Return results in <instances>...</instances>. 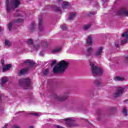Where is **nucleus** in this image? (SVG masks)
Listing matches in <instances>:
<instances>
[{
  "instance_id": "1",
  "label": "nucleus",
  "mask_w": 128,
  "mask_h": 128,
  "mask_svg": "<svg viewBox=\"0 0 128 128\" xmlns=\"http://www.w3.org/2000/svg\"><path fill=\"white\" fill-rule=\"evenodd\" d=\"M70 63L68 62L62 60H61L59 64H57L53 68V72L55 74H63L66 72V70L68 68V65Z\"/></svg>"
},
{
  "instance_id": "2",
  "label": "nucleus",
  "mask_w": 128,
  "mask_h": 128,
  "mask_svg": "<svg viewBox=\"0 0 128 128\" xmlns=\"http://www.w3.org/2000/svg\"><path fill=\"white\" fill-rule=\"evenodd\" d=\"M20 6V0H13L8 1L6 0V10L7 12H10L14 8H18Z\"/></svg>"
},
{
  "instance_id": "3",
  "label": "nucleus",
  "mask_w": 128,
  "mask_h": 128,
  "mask_svg": "<svg viewBox=\"0 0 128 128\" xmlns=\"http://www.w3.org/2000/svg\"><path fill=\"white\" fill-rule=\"evenodd\" d=\"M30 84H32V83L30 82V79L29 78H22L19 80V86L24 88V90L30 88Z\"/></svg>"
},
{
  "instance_id": "4",
  "label": "nucleus",
  "mask_w": 128,
  "mask_h": 128,
  "mask_svg": "<svg viewBox=\"0 0 128 128\" xmlns=\"http://www.w3.org/2000/svg\"><path fill=\"white\" fill-rule=\"evenodd\" d=\"M90 64L91 66V70L93 76H96L98 74L100 75L102 74V69L101 68L95 66L94 64V62H90Z\"/></svg>"
},
{
  "instance_id": "5",
  "label": "nucleus",
  "mask_w": 128,
  "mask_h": 128,
  "mask_svg": "<svg viewBox=\"0 0 128 128\" xmlns=\"http://www.w3.org/2000/svg\"><path fill=\"white\" fill-rule=\"evenodd\" d=\"M63 120L68 128L74 126V120L73 118H66L64 119Z\"/></svg>"
},
{
  "instance_id": "6",
  "label": "nucleus",
  "mask_w": 128,
  "mask_h": 128,
  "mask_svg": "<svg viewBox=\"0 0 128 128\" xmlns=\"http://www.w3.org/2000/svg\"><path fill=\"white\" fill-rule=\"evenodd\" d=\"M124 88L122 87L117 88L116 92L114 94V98H120L124 94Z\"/></svg>"
},
{
  "instance_id": "7",
  "label": "nucleus",
  "mask_w": 128,
  "mask_h": 128,
  "mask_svg": "<svg viewBox=\"0 0 128 128\" xmlns=\"http://www.w3.org/2000/svg\"><path fill=\"white\" fill-rule=\"evenodd\" d=\"M24 22V19L20 18H18L16 19H15L14 21V22H10V23L8 24V28L9 30H12V24H14L16 23V24H20V22Z\"/></svg>"
},
{
  "instance_id": "8",
  "label": "nucleus",
  "mask_w": 128,
  "mask_h": 128,
  "mask_svg": "<svg viewBox=\"0 0 128 128\" xmlns=\"http://www.w3.org/2000/svg\"><path fill=\"white\" fill-rule=\"evenodd\" d=\"M68 94H65L62 96H55V100L57 102H64L68 98Z\"/></svg>"
},
{
  "instance_id": "9",
  "label": "nucleus",
  "mask_w": 128,
  "mask_h": 128,
  "mask_svg": "<svg viewBox=\"0 0 128 128\" xmlns=\"http://www.w3.org/2000/svg\"><path fill=\"white\" fill-rule=\"evenodd\" d=\"M124 14L128 16V10L126 8H122L117 12V16H124Z\"/></svg>"
},
{
  "instance_id": "10",
  "label": "nucleus",
  "mask_w": 128,
  "mask_h": 128,
  "mask_svg": "<svg viewBox=\"0 0 128 128\" xmlns=\"http://www.w3.org/2000/svg\"><path fill=\"white\" fill-rule=\"evenodd\" d=\"M103 47H99L94 54V56H100L102 54Z\"/></svg>"
},
{
  "instance_id": "11",
  "label": "nucleus",
  "mask_w": 128,
  "mask_h": 128,
  "mask_svg": "<svg viewBox=\"0 0 128 128\" xmlns=\"http://www.w3.org/2000/svg\"><path fill=\"white\" fill-rule=\"evenodd\" d=\"M86 44L88 46H92V36L91 35L88 36L86 40Z\"/></svg>"
},
{
  "instance_id": "12",
  "label": "nucleus",
  "mask_w": 128,
  "mask_h": 128,
  "mask_svg": "<svg viewBox=\"0 0 128 128\" xmlns=\"http://www.w3.org/2000/svg\"><path fill=\"white\" fill-rule=\"evenodd\" d=\"M24 64H28V66H32L34 64V62L32 61V60H28L24 61Z\"/></svg>"
},
{
  "instance_id": "13",
  "label": "nucleus",
  "mask_w": 128,
  "mask_h": 128,
  "mask_svg": "<svg viewBox=\"0 0 128 128\" xmlns=\"http://www.w3.org/2000/svg\"><path fill=\"white\" fill-rule=\"evenodd\" d=\"M38 26L39 30H40V32H42V30H44V26H42V18H39Z\"/></svg>"
},
{
  "instance_id": "14",
  "label": "nucleus",
  "mask_w": 128,
  "mask_h": 128,
  "mask_svg": "<svg viewBox=\"0 0 128 128\" xmlns=\"http://www.w3.org/2000/svg\"><path fill=\"white\" fill-rule=\"evenodd\" d=\"M92 47L88 48L86 52V56L88 58L90 56H92Z\"/></svg>"
},
{
  "instance_id": "15",
  "label": "nucleus",
  "mask_w": 128,
  "mask_h": 128,
  "mask_svg": "<svg viewBox=\"0 0 128 128\" xmlns=\"http://www.w3.org/2000/svg\"><path fill=\"white\" fill-rule=\"evenodd\" d=\"M62 50V47H58L55 49L52 50V52L53 54H56V52H60Z\"/></svg>"
},
{
  "instance_id": "16",
  "label": "nucleus",
  "mask_w": 128,
  "mask_h": 128,
  "mask_svg": "<svg viewBox=\"0 0 128 128\" xmlns=\"http://www.w3.org/2000/svg\"><path fill=\"white\" fill-rule=\"evenodd\" d=\"M12 66V65L10 64H8L6 66H5L3 67L2 72H6V70H8L10 68V67Z\"/></svg>"
},
{
  "instance_id": "17",
  "label": "nucleus",
  "mask_w": 128,
  "mask_h": 128,
  "mask_svg": "<svg viewBox=\"0 0 128 128\" xmlns=\"http://www.w3.org/2000/svg\"><path fill=\"white\" fill-rule=\"evenodd\" d=\"M28 72V69H22L20 70L18 74L19 76H22V74H26Z\"/></svg>"
},
{
  "instance_id": "18",
  "label": "nucleus",
  "mask_w": 128,
  "mask_h": 128,
  "mask_svg": "<svg viewBox=\"0 0 128 128\" xmlns=\"http://www.w3.org/2000/svg\"><path fill=\"white\" fill-rule=\"evenodd\" d=\"M114 80H116V82H118V80H124V78L123 77L116 76L114 78Z\"/></svg>"
},
{
  "instance_id": "19",
  "label": "nucleus",
  "mask_w": 128,
  "mask_h": 128,
  "mask_svg": "<svg viewBox=\"0 0 128 128\" xmlns=\"http://www.w3.org/2000/svg\"><path fill=\"white\" fill-rule=\"evenodd\" d=\"M68 6H70V4L68 2H63L62 8L64 10H66V8H68Z\"/></svg>"
},
{
  "instance_id": "20",
  "label": "nucleus",
  "mask_w": 128,
  "mask_h": 128,
  "mask_svg": "<svg viewBox=\"0 0 128 128\" xmlns=\"http://www.w3.org/2000/svg\"><path fill=\"white\" fill-rule=\"evenodd\" d=\"M76 13H72L68 17V20H74V18H76Z\"/></svg>"
},
{
  "instance_id": "21",
  "label": "nucleus",
  "mask_w": 128,
  "mask_h": 128,
  "mask_svg": "<svg viewBox=\"0 0 128 128\" xmlns=\"http://www.w3.org/2000/svg\"><path fill=\"white\" fill-rule=\"evenodd\" d=\"M2 84H6V82H8V78L6 77H2L1 79H0Z\"/></svg>"
},
{
  "instance_id": "22",
  "label": "nucleus",
  "mask_w": 128,
  "mask_h": 128,
  "mask_svg": "<svg viewBox=\"0 0 128 128\" xmlns=\"http://www.w3.org/2000/svg\"><path fill=\"white\" fill-rule=\"evenodd\" d=\"M32 50H38L40 48V45L36 44V45L32 46Z\"/></svg>"
},
{
  "instance_id": "23",
  "label": "nucleus",
  "mask_w": 128,
  "mask_h": 128,
  "mask_svg": "<svg viewBox=\"0 0 128 128\" xmlns=\"http://www.w3.org/2000/svg\"><path fill=\"white\" fill-rule=\"evenodd\" d=\"M41 44L44 46V48H46V46H48V42H46V40H42Z\"/></svg>"
},
{
  "instance_id": "24",
  "label": "nucleus",
  "mask_w": 128,
  "mask_h": 128,
  "mask_svg": "<svg viewBox=\"0 0 128 128\" xmlns=\"http://www.w3.org/2000/svg\"><path fill=\"white\" fill-rule=\"evenodd\" d=\"M90 28V24H88L84 26L83 28L84 30H88Z\"/></svg>"
},
{
  "instance_id": "25",
  "label": "nucleus",
  "mask_w": 128,
  "mask_h": 128,
  "mask_svg": "<svg viewBox=\"0 0 128 128\" xmlns=\"http://www.w3.org/2000/svg\"><path fill=\"white\" fill-rule=\"evenodd\" d=\"M122 113L124 116H128V110H126V108H123Z\"/></svg>"
},
{
  "instance_id": "26",
  "label": "nucleus",
  "mask_w": 128,
  "mask_h": 128,
  "mask_svg": "<svg viewBox=\"0 0 128 128\" xmlns=\"http://www.w3.org/2000/svg\"><path fill=\"white\" fill-rule=\"evenodd\" d=\"M5 46H12V43L10 42H8V40H5Z\"/></svg>"
},
{
  "instance_id": "27",
  "label": "nucleus",
  "mask_w": 128,
  "mask_h": 128,
  "mask_svg": "<svg viewBox=\"0 0 128 128\" xmlns=\"http://www.w3.org/2000/svg\"><path fill=\"white\" fill-rule=\"evenodd\" d=\"M61 28L62 30H68V28L66 24L61 26Z\"/></svg>"
},
{
  "instance_id": "28",
  "label": "nucleus",
  "mask_w": 128,
  "mask_h": 128,
  "mask_svg": "<svg viewBox=\"0 0 128 128\" xmlns=\"http://www.w3.org/2000/svg\"><path fill=\"white\" fill-rule=\"evenodd\" d=\"M102 114H98L96 118L97 120H102Z\"/></svg>"
},
{
  "instance_id": "29",
  "label": "nucleus",
  "mask_w": 128,
  "mask_h": 128,
  "mask_svg": "<svg viewBox=\"0 0 128 128\" xmlns=\"http://www.w3.org/2000/svg\"><path fill=\"white\" fill-rule=\"evenodd\" d=\"M55 10H56V12H60V14L62 12V10H60V8L58 7H56L55 8Z\"/></svg>"
},
{
  "instance_id": "30",
  "label": "nucleus",
  "mask_w": 128,
  "mask_h": 128,
  "mask_svg": "<svg viewBox=\"0 0 128 128\" xmlns=\"http://www.w3.org/2000/svg\"><path fill=\"white\" fill-rule=\"evenodd\" d=\"M33 42H32V39H29L28 40V44H29V45H32V44H33Z\"/></svg>"
},
{
  "instance_id": "31",
  "label": "nucleus",
  "mask_w": 128,
  "mask_h": 128,
  "mask_svg": "<svg viewBox=\"0 0 128 128\" xmlns=\"http://www.w3.org/2000/svg\"><path fill=\"white\" fill-rule=\"evenodd\" d=\"M128 42V38L124 39V40H122L121 42V44H126Z\"/></svg>"
},
{
  "instance_id": "32",
  "label": "nucleus",
  "mask_w": 128,
  "mask_h": 128,
  "mask_svg": "<svg viewBox=\"0 0 128 128\" xmlns=\"http://www.w3.org/2000/svg\"><path fill=\"white\" fill-rule=\"evenodd\" d=\"M31 114H33V116H38V114L34 112H32L31 113Z\"/></svg>"
},
{
  "instance_id": "33",
  "label": "nucleus",
  "mask_w": 128,
  "mask_h": 128,
  "mask_svg": "<svg viewBox=\"0 0 128 128\" xmlns=\"http://www.w3.org/2000/svg\"><path fill=\"white\" fill-rule=\"evenodd\" d=\"M48 70H44V74H48Z\"/></svg>"
},
{
  "instance_id": "34",
  "label": "nucleus",
  "mask_w": 128,
  "mask_h": 128,
  "mask_svg": "<svg viewBox=\"0 0 128 128\" xmlns=\"http://www.w3.org/2000/svg\"><path fill=\"white\" fill-rule=\"evenodd\" d=\"M115 46L116 48H120V46L118 45V42H115Z\"/></svg>"
},
{
  "instance_id": "35",
  "label": "nucleus",
  "mask_w": 128,
  "mask_h": 128,
  "mask_svg": "<svg viewBox=\"0 0 128 128\" xmlns=\"http://www.w3.org/2000/svg\"><path fill=\"white\" fill-rule=\"evenodd\" d=\"M56 128H64L60 126H58V125L56 126Z\"/></svg>"
},
{
  "instance_id": "36",
  "label": "nucleus",
  "mask_w": 128,
  "mask_h": 128,
  "mask_svg": "<svg viewBox=\"0 0 128 128\" xmlns=\"http://www.w3.org/2000/svg\"><path fill=\"white\" fill-rule=\"evenodd\" d=\"M56 64V61L52 62V66H54V64Z\"/></svg>"
},
{
  "instance_id": "37",
  "label": "nucleus",
  "mask_w": 128,
  "mask_h": 128,
  "mask_svg": "<svg viewBox=\"0 0 128 128\" xmlns=\"http://www.w3.org/2000/svg\"><path fill=\"white\" fill-rule=\"evenodd\" d=\"M14 128H20V126L18 125H15L14 126Z\"/></svg>"
},
{
  "instance_id": "38",
  "label": "nucleus",
  "mask_w": 128,
  "mask_h": 128,
  "mask_svg": "<svg viewBox=\"0 0 128 128\" xmlns=\"http://www.w3.org/2000/svg\"><path fill=\"white\" fill-rule=\"evenodd\" d=\"M31 26L32 28H33L34 26V22H32L31 24Z\"/></svg>"
},
{
  "instance_id": "39",
  "label": "nucleus",
  "mask_w": 128,
  "mask_h": 128,
  "mask_svg": "<svg viewBox=\"0 0 128 128\" xmlns=\"http://www.w3.org/2000/svg\"><path fill=\"white\" fill-rule=\"evenodd\" d=\"M4 60H1V64H2V66H4Z\"/></svg>"
},
{
  "instance_id": "40",
  "label": "nucleus",
  "mask_w": 128,
  "mask_h": 128,
  "mask_svg": "<svg viewBox=\"0 0 128 128\" xmlns=\"http://www.w3.org/2000/svg\"><path fill=\"white\" fill-rule=\"evenodd\" d=\"M95 84H96L97 85H99V84H100V82H96Z\"/></svg>"
},
{
  "instance_id": "41",
  "label": "nucleus",
  "mask_w": 128,
  "mask_h": 128,
  "mask_svg": "<svg viewBox=\"0 0 128 128\" xmlns=\"http://www.w3.org/2000/svg\"><path fill=\"white\" fill-rule=\"evenodd\" d=\"M126 60H128V56H126Z\"/></svg>"
},
{
  "instance_id": "42",
  "label": "nucleus",
  "mask_w": 128,
  "mask_h": 128,
  "mask_svg": "<svg viewBox=\"0 0 128 128\" xmlns=\"http://www.w3.org/2000/svg\"><path fill=\"white\" fill-rule=\"evenodd\" d=\"M91 14H96V12H94L93 13H91Z\"/></svg>"
},
{
  "instance_id": "43",
  "label": "nucleus",
  "mask_w": 128,
  "mask_h": 128,
  "mask_svg": "<svg viewBox=\"0 0 128 128\" xmlns=\"http://www.w3.org/2000/svg\"><path fill=\"white\" fill-rule=\"evenodd\" d=\"M42 54H42V53L40 54V56H42Z\"/></svg>"
},
{
  "instance_id": "44",
  "label": "nucleus",
  "mask_w": 128,
  "mask_h": 128,
  "mask_svg": "<svg viewBox=\"0 0 128 128\" xmlns=\"http://www.w3.org/2000/svg\"><path fill=\"white\" fill-rule=\"evenodd\" d=\"M29 128H34V126H30L29 127Z\"/></svg>"
},
{
  "instance_id": "45",
  "label": "nucleus",
  "mask_w": 128,
  "mask_h": 128,
  "mask_svg": "<svg viewBox=\"0 0 128 128\" xmlns=\"http://www.w3.org/2000/svg\"><path fill=\"white\" fill-rule=\"evenodd\" d=\"M0 32H2V28L0 27Z\"/></svg>"
},
{
  "instance_id": "46",
  "label": "nucleus",
  "mask_w": 128,
  "mask_h": 128,
  "mask_svg": "<svg viewBox=\"0 0 128 128\" xmlns=\"http://www.w3.org/2000/svg\"><path fill=\"white\" fill-rule=\"evenodd\" d=\"M2 102V100L0 99V102Z\"/></svg>"
},
{
  "instance_id": "47",
  "label": "nucleus",
  "mask_w": 128,
  "mask_h": 128,
  "mask_svg": "<svg viewBox=\"0 0 128 128\" xmlns=\"http://www.w3.org/2000/svg\"><path fill=\"white\" fill-rule=\"evenodd\" d=\"M58 0V2H60V0Z\"/></svg>"
},
{
  "instance_id": "48",
  "label": "nucleus",
  "mask_w": 128,
  "mask_h": 128,
  "mask_svg": "<svg viewBox=\"0 0 128 128\" xmlns=\"http://www.w3.org/2000/svg\"><path fill=\"white\" fill-rule=\"evenodd\" d=\"M1 112H2V111H0V114H2Z\"/></svg>"
},
{
  "instance_id": "49",
  "label": "nucleus",
  "mask_w": 128,
  "mask_h": 128,
  "mask_svg": "<svg viewBox=\"0 0 128 128\" xmlns=\"http://www.w3.org/2000/svg\"><path fill=\"white\" fill-rule=\"evenodd\" d=\"M105 2H106L107 1V0H104Z\"/></svg>"
},
{
  "instance_id": "50",
  "label": "nucleus",
  "mask_w": 128,
  "mask_h": 128,
  "mask_svg": "<svg viewBox=\"0 0 128 128\" xmlns=\"http://www.w3.org/2000/svg\"><path fill=\"white\" fill-rule=\"evenodd\" d=\"M18 16H20V15H18Z\"/></svg>"
}]
</instances>
